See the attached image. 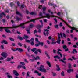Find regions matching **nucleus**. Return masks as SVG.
<instances>
[{"mask_svg": "<svg viewBox=\"0 0 78 78\" xmlns=\"http://www.w3.org/2000/svg\"><path fill=\"white\" fill-rule=\"evenodd\" d=\"M12 26L13 27H0V31H3V28H17L18 27H20L21 28L23 29H24L25 28V26H24V24L23 23H21L20 25L18 26H15L14 25H12Z\"/></svg>", "mask_w": 78, "mask_h": 78, "instance_id": "obj_1", "label": "nucleus"}, {"mask_svg": "<svg viewBox=\"0 0 78 78\" xmlns=\"http://www.w3.org/2000/svg\"><path fill=\"white\" fill-rule=\"evenodd\" d=\"M44 68V65H41L40 67L39 70L41 72H43L44 73H46L47 72V70L45 69Z\"/></svg>", "mask_w": 78, "mask_h": 78, "instance_id": "obj_2", "label": "nucleus"}, {"mask_svg": "<svg viewBox=\"0 0 78 78\" xmlns=\"http://www.w3.org/2000/svg\"><path fill=\"white\" fill-rule=\"evenodd\" d=\"M41 19V18H35L34 19H32V20H31L29 21H27L24 23H23L24 24V26L25 25V24H27V23H30V22H33L34 23H36V21H35V20H38V19Z\"/></svg>", "mask_w": 78, "mask_h": 78, "instance_id": "obj_3", "label": "nucleus"}, {"mask_svg": "<svg viewBox=\"0 0 78 78\" xmlns=\"http://www.w3.org/2000/svg\"><path fill=\"white\" fill-rule=\"evenodd\" d=\"M69 28H71V30H70V33H73V30H75L76 31V30H78L77 29H76V28L75 27H71L70 26L68 25V24H67V25H66Z\"/></svg>", "mask_w": 78, "mask_h": 78, "instance_id": "obj_4", "label": "nucleus"}, {"mask_svg": "<svg viewBox=\"0 0 78 78\" xmlns=\"http://www.w3.org/2000/svg\"><path fill=\"white\" fill-rule=\"evenodd\" d=\"M1 55L3 56L4 58H6L7 57V56H8V55L6 52H2L1 54Z\"/></svg>", "mask_w": 78, "mask_h": 78, "instance_id": "obj_5", "label": "nucleus"}, {"mask_svg": "<svg viewBox=\"0 0 78 78\" xmlns=\"http://www.w3.org/2000/svg\"><path fill=\"white\" fill-rule=\"evenodd\" d=\"M26 13L27 14H30L31 15H37V13L33 12H29V11L28 10H26Z\"/></svg>", "mask_w": 78, "mask_h": 78, "instance_id": "obj_6", "label": "nucleus"}, {"mask_svg": "<svg viewBox=\"0 0 78 78\" xmlns=\"http://www.w3.org/2000/svg\"><path fill=\"white\" fill-rule=\"evenodd\" d=\"M63 49L65 50V51L67 52L69 51V48H67V47L66 45H63Z\"/></svg>", "mask_w": 78, "mask_h": 78, "instance_id": "obj_7", "label": "nucleus"}, {"mask_svg": "<svg viewBox=\"0 0 78 78\" xmlns=\"http://www.w3.org/2000/svg\"><path fill=\"white\" fill-rule=\"evenodd\" d=\"M45 16L47 19H50V17H55V16L54 15H50V14L49 13H47L46 14Z\"/></svg>", "mask_w": 78, "mask_h": 78, "instance_id": "obj_8", "label": "nucleus"}, {"mask_svg": "<svg viewBox=\"0 0 78 78\" xmlns=\"http://www.w3.org/2000/svg\"><path fill=\"white\" fill-rule=\"evenodd\" d=\"M13 73L14 74L15 76H19V74L17 71L16 70H14L13 71Z\"/></svg>", "mask_w": 78, "mask_h": 78, "instance_id": "obj_9", "label": "nucleus"}, {"mask_svg": "<svg viewBox=\"0 0 78 78\" xmlns=\"http://www.w3.org/2000/svg\"><path fill=\"white\" fill-rule=\"evenodd\" d=\"M66 58L65 57H63V60L62 59H60L59 60V61H62L63 63H64V64H66V62L65 61V60H66Z\"/></svg>", "mask_w": 78, "mask_h": 78, "instance_id": "obj_10", "label": "nucleus"}, {"mask_svg": "<svg viewBox=\"0 0 78 78\" xmlns=\"http://www.w3.org/2000/svg\"><path fill=\"white\" fill-rule=\"evenodd\" d=\"M37 29H41V28L43 27V24H41V25L38 24L37 25Z\"/></svg>", "mask_w": 78, "mask_h": 78, "instance_id": "obj_11", "label": "nucleus"}, {"mask_svg": "<svg viewBox=\"0 0 78 78\" xmlns=\"http://www.w3.org/2000/svg\"><path fill=\"white\" fill-rule=\"evenodd\" d=\"M48 5H49V6H53L54 8H55V7H56V5L53 4L52 3H51L50 2H49L48 3Z\"/></svg>", "mask_w": 78, "mask_h": 78, "instance_id": "obj_12", "label": "nucleus"}, {"mask_svg": "<svg viewBox=\"0 0 78 78\" xmlns=\"http://www.w3.org/2000/svg\"><path fill=\"white\" fill-rule=\"evenodd\" d=\"M1 44H8V42L6 40H3L2 42H1Z\"/></svg>", "mask_w": 78, "mask_h": 78, "instance_id": "obj_13", "label": "nucleus"}, {"mask_svg": "<svg viewBox=\"0 0 78 78\" xmlns=\"http://www.w3.org/2000/svg\"><path fill=\"white\" fill-rule=\"evenodd\" d=\"M28 29V27H27L26 28V30L27 32V33L28 34H31V32H30V30Z\"/></svg>", "mask_w": 78, "mask_h": 78, "instance_id": "obj_14", "label": "nucleus"}, {"mask_svg": "<svg viewBox=\"0 0 78 78\" xmlns=\"http://www.w3.org/2000/svg\"><path fill=\"white\" fill-rule=\"evenodd\" d=\"M5 31L6 33H11V30L8 29V28H5Z\"/></svg>", "mask_w": 78, "mask_h": 78, "instance_id": "obj_15", "label": "nucleus"}, {"mask_svg": "<svg viewBox=\"0 0 78 78\" xmlns=\"http://www.w3.org/2000/svg\"><path fill=\"white\" fill-rule=\"evenodd\" d=\"M16 14L17 15H19V16H20V17H22V14H21V13H20V12L17 11V10L16 11Z\"/></svg>", "mask_w": 78, "mask_h": 78, "instance_id": "obj_16", "label": "nucleus"}, {"mask_svg": "<svg viewBox=\"0 0 78 78\" xmlns=\"http://www.w3.org/2000/svg\"><path fill=\"white\" fill-rule=\"evenodd\" d=\"M34 73H37L38 76H41V73H39V72L37 70H35L34 71Z\"/></svg>", "mask_w": 78, "mask_h": 78, "instance_id": "obj_17", "label": "nucleus"}, {"mask_svg": "<svg viewBox=\"0 0 78 78\" xmlns=\"http://www.w3.org/2000/svg\"><path fill=\"white\" fill-rule=\"evenodd\" d=\"M17 51L19 52H22L23 51V50L20 48H17Z\"/></svg>", "mask_w": 78, "mask_h": 78, "instance_id": "obj_18", "label": "nucleus"}, {"mask_svg": "<svg viewBox=\"0 0 78 78\" xmlns=\"http://www.w3.org/2000/svg\"><path fill=\"white\" fill-rule=\"evenodd\" d=\"M75 53H78V51H76V49H73L72 51V53H73V54H74Z\"/></svg>", "mask_w": 78, "mask_h": 78, "instance_id": "obj_19", "label": "nucleus"}, {"mask_svg": "<svg viewBox=\"0 0 78 78\" xmlns=\"http://www.w3.org/2000/svg\"><path fill=\"white\" fill-rule=\"evenodd\" d=\"M42 9L43 10V12L44 14H45V11L46 10V7H44L42 8Z\"/></svg>", "mask_w": 78, "mask_h": 78, "instance_id": "obj_20", "label": "nucleus"}, {"mask_svg": "<svg viewBox=\"0 0 78 78\" xmlns=\"http://www.w3.org/2000/svg\"><path fill=\"white\" fill-rule=\"evenodd\" d=\"M67 72L68 73H70V72H73V69H69L67 70Z\"/></svg>", "mask_w": 78, "mask_h": 78, "instance_id": "obj_21", "label": "nucleus"}, {"mask_svg": "<svg viewBox=\"0 0 78 78\" xmlns=\"http://www.w3.org/2000/svg\"><path fill=\"white\" fill-rule=\"evenodd\" d=\"M46 63L48 65V66L49 67H51V64H50V62L48 61H47L46 62Z\"/></svg>", "mask_w": 78, "mask_h": 78, "instance_id": "obj_22", "label": "nucleus"}, {"mask_svg": "<svg viewBox=\"0 0 78 78\" xmlns=\"http://www.w3.org/2000/svg\"><path fill=\"white\" fill-rule=\"evenodd\" d=\"M44 53L46 55L47 57L48 58H49V59L50 58V56H49V55H48V53H47V52L46 51H45Z\"/></svg>", "mask_w": 78, "mask_h": 78, "instance_id": "obj_23", "label": "nucleus"}, {"mask_svg": "<svg viewBox=\"0 0 78 78\" xmlns=\"http://www.w3.org/2000/svg\"><path fill=\"white\" fill-rule=\"evenodd\" d=\"M16 19L17 21H20V20H21L22 18H19V17L17 16L16 17Z\"/></svg>", "mask_w": 78, "mask_h": 78, "instance_id": "obj_24", "label": "nucleus"}, {"mask_svg": "<svg viewBox=\"0 0 78 78\" xmlns=\"http://www.w3.org/2000/svg\"><path fill=\"white\" fill-rule=\"evenodd\" d=\"M34 58H35V61H36V60H37V59H41V58H40V57H39V56H36V57H34Z\"/></svg>", "mask_w": 78, "mask_h": 78, "instance_id": "obj_25", "label": "nucleus"}, {"mask_svg": "<svg viewBox=\"0 0 78 78\" xmlns=\"http://www.w3.org/2000/svg\"><path fill=\"white\" fill-rule=\"evenodd\" d=\"M24 37H23V39H28L29 38V37L28 35H24Z\"/></svg>", "mask_w": 78, "mask_h": 78, "instance_id": "obj_26", "label": "nucleus"}, {"mask_svg": "<svg viewBox=\"0 0 78 78\" xmlns=\"http://www.w3.org/2000/svg\"><path fill=\"white\" fill-rule=\"evenodd\" d=\"M14 5V3L13 2H11L10 3V7L11 8H12L13 7V6Z\"/></svg>", "mask_w": 78, "mask_h": 78, "instance_id": "obj_27", "label": "nucleus"}, {"mask_svg": "<svg viewBox=\"0 0 78 78\" xmlns=\"http://www.w3.org/2000/svg\"><path fill=\"white\" fill-rule=\"evenodd\" d=\"M43 34L45 36H48V34H49V33H48V32H46V33H45L44 32H43Z\"/></svg>", "mask_w": 78, "mask_h": 78, "instance_id": "obj_28", "label": "nucleus"}, {"mask_svg": "<svg viewBox=\"0 0 78 78\" xmlns=\"http://www.w3.org/2000/svg\"><path fill=\"white\" fill-rule=\"evenodd\" d=\"M38 43H39V45H41V46H43L44 45V42H41L40 41H39Z\"/></svg>", "mask_w": 78, "mask_h": 78, "instance_id": "obj_29", "label": "nucleus"}, {"mask_svg": "<svg viewBox=\"0 0 78 78\" xmlns=\"http://www.w3.org/2000/svg\"><path fill=\"white\" fill-rule=\"evenodd\" d=\"M59 18V19H60V20H62V21H63V22H64V23H65L66 24V25H67V23L65 21L63 20L61 18L59 17V18Z\"/></svg>", "mask_w": 78, "mask_h": 78, "instance_id": "obj_30", "label": "nucleus"}, {"mask_svg": "<svg viewBox=\"0 0 78 78\" xmlns=\"http://www.w3.org/2000/svg\"><path fill=\"white\" fill-rule=\"evenodd\" d=\"M57 53L58 54V55H60V57L61 58H62V55L61 52H60L59 51H57Z\"/></svg>", "mask_w": 78, "mask_h": 78, "instance_id": "obj_31", "label": "nucleus"}, {"mask_svg": "<svg viewBox=\"0 0 78 78\" xmlns=\"http://www.w3.org/2000/svg\"><path fill=\"white\" fill-rule=\"evenodd\" d=\"M18 38L19 39H20V41H22V40H23V38L21 37L19 35H18Z\"/></svg>", "mask_w": 78, "mask_h": 78, "instance_id": "obj_32", "label": "nucleus"}, {"mask_svg": "<svg viewBox=\"0 0 78 78\" xmlns=\"http://www.w3.org/2000/svg\"><path fill=\"white\" fill-rule=\"evenodd\" d=\"M56 42L58 43V44H61V39H57Z\"/></svg>", "mask_w": 78, "mask_h": 78, "instance_id": "obj_33", "label": "nucleus"}, {"mask_svg": "<svg viewBox=\"0 0 78 78\" xmlns=\"http://www.w3.org/2000/svg\"><path fill=\"white\" fill-rule=\"evenodd\" d=\"M67 19L68 20V21L69 22H70L72 21V19L71 18H70L69 17H67Z\"/></svg>", "mask_w": 78, "mask_h": 78, "instance_id": "obj_34", "label": "nucleus"}, {"mask_svg": "<svg viewBox=\"0 0 78 78\" xmlns=\"http://www.w3.org/2000/svg\"><path fill=\"white\" fill-rule=\"evenodd\" d=\"M54 58H58V59H60V57H59L58 55H56L53 57Z\"/></svg>", "mask_w": 78, "mask_h": 78, "instance_id": "obj_35", "label": "nucleus"}, {"mask_svg": "<svg viewBox=\"0 0 78 78\" xmlns=\"http://www.w3.org/2000/svg\"><path fill=\"white\" fill-rule=\"evenodd\" d=\"M36 50V48H33L32 49H31V51L32 52H34Z\"/></svg>", "mask_w": 78, "mask_h": 78, "instance_id": "obj_36", "label": "nucleus"}, {"mask_svg": "<svg viewBox=\"0 0 78 78\" xmlns=\"http://www.w3.org/2000/svg\"><path fill=\"white\" fill-rule=\"evenodd\" d=\"M22 65H18L17 68V69H19L20 68H22Z\"/></svg>", "mask_w": 78, "mask_h": 78, "instance_id": "obj_37", "label": "nucleus"}, {"mask_svg": "<svg viewBox=\"0 0 78 78\" xmlns=\"http://www.w3.org/2000/svg\"><path fill=\"white\" fill-rule=\"evenodd\" d=\"M9 39L11 41H12V42H14V39L13 38H11V37L9 38Z\"/></svg>", "mask_w": 78, "mask_h": 78, "instance_id": "obj_38", "label": "nucleus"}, {"mask_svg": "<svg viewBox=\"0 0 78 78\" xmlns=\"http://www.w3.org/2000/svg\"><path fill=\"white\" fill-rule=\"evenodd\" d=\"M68 68L69 69H72V65L70 63H69L68 65Z\"/></svg>", "mask_w": 78, "mask_h": 78, "instance_id": "obj_39", "label": "nucleus"}, {"mask_svg": "<svg viewBox=\"0 0 78 78\" xmlns=\"http://www.w3.org/2000/svg\"><path fill=\"white\" fill-rule=\"evenodd\" d=\"M25 42H27V43H30V40L26 39L25 40Z\"/></svg>", "mask_w": 78, "mask_h": 78, "instance_id": "obj_40", "label": "nucleus"}, {"mask_svg": "<svg viewBox=\"0 0 78 78\" xmlns=\"http://www.w3.org/2000/svg\"><path fill=\"white\" fill-rule=\"evenodd\" d=\"M11 60V58L9 57H8L6 59L7 61H10Z\"/></svg>", "mask_w": 78, "mask_h": 78, "instance_id": "obj_41", "label": "nucleus"}, {"mask_svg": "<svg viewBox=\"0 0 78 78\" xmlns=\"http://www.w3.org/2000/svg\"><path fill=\"white\" fill-rule=\"evenodd\" d=\"M17 6H20V2L19 1H18V2H17Z\"/></svg>", "mask_w": 78, "mask_h": 78, "instance_id": "obj_42", "label": "nucleus"}, {"mask_svg": "<svg viewBox=\"0 0 78 78\" xmlns=\"http://www.w3.org/2000/svg\"><path fill=\"white\" fill-rule=\"evenodd\" d=\"M37 52H38V53H41V49H37Z\"/></svg>", "mask_w": 78, "mask_h": 78, "instance_id": "obj_43", "label": "nucleus"}, {"mask_svg": "<svg viewBox=\"0 0 78 78\" xmlns=\"http://www.w3.org/2000/svg\"><path fill=\"white\" fill-rule=\"evenodd\" d=\"M52 73L53 76H56V73H54L52 72Z\"/></svg>", "mask_w": 78, "mask_h": 78, "instance_id": "obj_44", "label": "nucleus"}, {"mask_svg": "<svg viewBox=\"0 0 78 78\" xmlns=\"http://www.w3.org/2000/svg\"><path fill=\"white\" fill-rule=\"evenodd\" d=\"M11 50H13V51H16L17 50V48H16L15 49H13V48H12Z\"/></svg>", "mask_w": 78, "mask_h": 78, "instance_id": "obj_45", "label": "nucleus"}, {"mask_svg": "<svg viewBox=\"0 0 78 78\" xmlns=\"http://www.w3.org/2000/svg\"><path fill=\"white\" fill-rule=\"evenodd\" d=\"M61 75L62 76H64V72L62 71L61 73Z\"/></svg>", "mask_w": 78, "mask_h": 78, "instance_id": "obj_46", "label": "nucleus"}, {"mask_svg": "<svg viewBox=\"0 0 78 78\" xmlns=\"http://www.w3.org/2000/svg\"><path fill=\"white\" fill-rule=\"evenodd\" d=\"M58 39H61V37H60V34L58 33Z\"/></svg>", "mask_w": 78, "mask_h": 78, "instance_id": "obj_47", "label": "nucleus"}, {"mask_svg": "<svg viewBox=\"0 0 78 78\" xmlns=\"http://www.w3.org/2000/svg\"><path fill=\"white\" fill-rule=\"evenodd\" d=\"M7 77L8 78H12V76L10 75H7Z\"/></svg>", "mask_w": 78, "mask_h": 78, "instance_id": "obj_48", "label": "nucleus"}, {"mask_svg": "<svg viewBox=\"0 0 78 78\" xmlns=\"http://www.w3.org/2000/svg\"><path fill=\"white\" fill-rule=\"evenodd\" d=\"M54 27L55 28H59V26H58V25H55Z\"/></svg>", "mask_w": 78, "mask_h": 78, "instance_id": "obj_49", "label": "nucleus"}, {"mask_svg": "<svg viewBox=\"0 0 78 78\" xmlns=\"http://www.w3.org/2000/svg\"><path fill=\"white\" fill-rule=\"evenodd\" d=\"M37 32L38 33H41V29H38Z\"/></svg>", "mask_w": 78, "mask_h": 78, "instance_id": "obj_50", "label": "nucleus"}, {"mask_svg": "<svg viewBox=\"0 0 78 78\" xmlns=\"http://www.w3.org/2000/svg\"><path fill=\"white\" fill-rule=\"evenodd\" d=\"M18 45L20 46V47H22V43L20 42H18Z\"/></svg>", "mask_w": 78, "mask_h": 78, "instance_id": "obj_51", "label": "nucleus"}, {"mask_svg": "<svg viewBox=\"0 0 78 78\" xmlns=\"http://www.w3.org/2000/svg\"><path fill=\"white\" fill-rule=\"evenodd\" d=\"M26 55H27L28 58H30V57H31V56H30V55L28 54L27 52H26Z\"/></svg>", "mask_w": 78, "mask_h": 78, "instance_id": "obj_52", "label": "nucleus"}, {"mask_svg": "<svg viewBox=\"0 0 78 78\" xmlns=\"http://www.w3.org/2000/svg\"><path fill=\"white\" fill-rule=\"evenodd\" d=\"M30 41L31 42H34V39L33 38H31L30 40Z\"/></svg>", "mask_w": 78, "mask_h": 78, "instance_id": "obj_53", "label": "nucleus"}, {"mask_svg": "<svg viewBox=\"0 0 78 78\" xmlns=\"http://www.w3.org/2000/svg\"><path fill=\"white\" fill-rule=\"evenodd\" d=\"M24 8V4H22L21 6V7H20V8H22V9H23V8Z\"/></svg>", "mask_w": 78, "mask_h": 78, "instance_id": "obj_54", "label": "nucleus"}, {"mask_svg": "<svg viewBox=\"0 0 78 78\" xmlns=\"http://www.w3.org/2000/svg\"><path fill=\"white\" fill-rule=\"evenodd\" d=\"M30 72H29V71H28L27 73V76H29L30 75V74H29V73H30Z\"/></svg>", "mask_w": 78, "mask_h": 78, "instance_id": "obj_55", "label": "nucleus"}, {"mask_svg": "<svg viewBox=\"0 0 78 78\" xmlns=\"http://www.w3.org/2000/svg\"><path fill=\"white\" fill-rule=\"evenodd\" d=\"M31 49V48H30V47H28L27 48V51H28V52H30V50Z\"/></svg>", "mask_w": 78, "mask_h": 78, "instance_id": "obj_56", "label": "nucleus"}, {"mask_svg": "<svg viewBox=\"0 0 78 78\" xmlns=\"http://www.w3.org/2000/svg\"><path fill=\"white\" fill-rule=\"evenodd\" d=\"M39 43L38 44H35V47H39Z\"/></svg>", "mask_w": 78, "mask_h": 78, "instance_id": "obj_57", "label": "nucleus"}, {"mask_svg": "<svg viewBox=\"0 0 78 78\" xmlns=\"http://www.w3.org/2000/svg\"><path fill=\"white\" fill-rule=\"evenodd\" d=\"M2 20L3 23H5L6 22V19H2Z\"/></svg>", "mask_w": 78, "mask_h": 78, "instance_id": "obj_58", "label": "nucleus"}, {"mask_svg": "<svg viewBox=\"0 0 78 78\" xmlns=\"http://www.w3.org/2000/svg\"><path fill=\"white\" fill-rule=\"evenodd\" d=\"M33 27V25L32 24H30V28H32V27Z\"/></svg>", "mask_w": 78, "mask_h": 78, "instance_id": "obj_59", "label": "nucleus"}, {"mask_svg": "<svg viewBox=\"0 0 78 78\" xmlns=\"http://www.w3.org/2000/svg\"><path fill=\"white\" fill-rule=\"evenodd\" d=\"M1 47L2 49L3 50V49H4V45H1Z\"/></svg>", "mask_w": 78, "mask_h": 78, "instance_id": "obj_60", "label": "nucleus"}, {"mask_svg": "<svg viewBox=\"0 0 78 78\" xmlns=\"http://www.w3.org/2000/svg\"><path fill=\"white\" fill-rule=\"evenodd\" d=\"M30 45L32 46H33V45H34V42H31L30 43Z\"/></svg>", "mask_w": 78, "mask_h": 78, "instance_id": "obj_61", "label": "nucleus"}, {"mask_svg": "<svg viewBox=\"0 0 78 78\" xmlns=\"http://www.w3.org/2000/svg\"><path fill=\"white\" fill-rule=\"evenodd\" d=\"M35 41H36V42H37L38 43L39 42H40L39 41V39H38L37 38H35Z\"/></svg>", "mask_w": 78, "mask_h": 78, "instance_id": "obj_62", "label": "nucleus"}, {"mask_svg": "<svg viewBox=\"0 0 78 78\" xmlns=\"http://www.w3.org/2000/svg\"><path fill=\"white\" fill-rule=\"evenodd\" d=\"M20 64H22V65H25V63L22 62H20Z\"/></svg>", "mask_w": 78, "mask_h": 78, "instance_id": "obj_63", "label": "nucleus"}, {"mask_svg": "<svg viewBox=\"0 0 78 78\" xmlns=\"http://www.w3.org/2000/svg\"><path fill=\"white\" fill-rule=\"evenodd\" d=\"M39 16H43V15H42V13L41 12H40L39 14Z\"/></svg>", "mask_w": 78, "mask_h": 78, "instance_id": "obj_64", "label": "nucleus"}]
</instances>
